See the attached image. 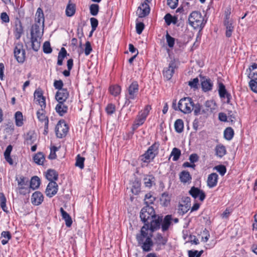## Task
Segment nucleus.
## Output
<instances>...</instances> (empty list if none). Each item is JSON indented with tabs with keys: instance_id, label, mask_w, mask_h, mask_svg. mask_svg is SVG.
Here are the masks:
<instances>
[{
	"instance_id": "obj_40",
	"label": "nucleus",
	"mask_w": 257,
	"mask_h": 257,
	"mask_svg": "<svg viewBox=\"0 0 257 257\" xmlns=\"http://www.w3.org/2000/svg\"><path fill=\"white\" fill-rule=\"evenodd\" d=\"M40 184V179L37 176L33 177L31 180L29 187L33 190L39 187Z\"/></svg>"
},
{
	"instance_id": "obj_48",
	"label": "nucleus",
	"mask_w": 257,
	"mask_h": 257,
	"mask_svg": "<svg viewBox=\"0 0 257 257\" xmlns=\"http://www.w3.org/2000/svg\"><path fill=\"white\" fill-rule=\"evenodd\" d=\"M23 115L20 111H17L15 113V120L16 124L18 126H21L23 125Z\"/></svg>"
},
{
	"instance_id": "obj_28",
	"label": "nucleus",
	"mask_w": 257,
	"mask_h": 257,
	"mask_svg": "<svg viewBox=\"0 0 257 257\" xmlns=\"http://www.w3.org/2000/svg\"><path fill=\"white\" fill-rule=\"evenodd\" d=\"M218 175L215 173L210 174L207 179V185L209 188L215 186L217 183Z\"/></svg>"
},
{
	"instance_id": "obj_9",
	"label": "nucleus",
	"mask_w": 257,
	"mask_h": 257,
	"mask_svg": "<svg viewBox=\"0 0 257 257\" xmlns=\"http://www.w3.org/2000/svg\"><path fill=\"white\" fill-rule=\"evenodd\" d=\"M191 207V199L189 197L182 198L181 202L178 206V213L183 215L190 209Z\"/></svg>"
},
{
	"instance_id": "obj_25",
	"label": "nucleus",
	"mask_w": 257,
	"mask_h": 257,
	"mask_svg": "<svg viewBox=\"0 0 257 257\" xmlns=\"http://www.w3.org/2000/svg\"><path fill=\"white\" fill-rule=\"evenodd\" d=\"M155 243L157 244L158 247L157 250H159L161 249L160 247L161 245H165L167 242V239L166 237H163L161 234L158 233L155 236Z\"/></svg>"
},
{
	"instance_id": "obj_27",
	"label": "nucleus",
	"mask_w": 257,
	"mask_h": 257,
	"mask_svg": "<svg viewBox=\"0 0 257 257\" xmlns=\"http://www.w3.org/2000/svg\"><path fill=\"white\" fill-rule=\"evenodd\" d=\"M132 184L131 191L135 194L137 195L141 190V182L138 179L135 178L134 180L131 182Z\"/></svg>"
},
{
	"instance_id": "obj_55",
	"label": "nucleus",
	"mask_w": 257,
	"mask_h": 257,
	"mask_svg": "<svg viewBox=\"0 0 257 257\" xmlns=\"http://www.w3.org/2000/svg\"><path fill=\"white\" fill-rule=\"evenodd\" d=\"M155 199V197H154L150 193H148L145 195V201L147 205L153 204Z\"/></svg>"
},
{
	"instance_id": "obj_52",
	"label": "nucleus",
	"mask_w": 257,
	"mask_h": 257,
	"mask_svg": "<svg viewBox=\"0 0 257 257\" xmlns=\"http://www.w3.org/2000/svg\"><path fill=\"white\" fill-rule=\"evenodd\" d=\"M166 38L167 43L168 46L170 48H172L174 47V45L175 44V38L171 37L168 34V33H167L166 35Z\"/></svg>"
},
{
	"instance_id": "obj_17",
	"label": "nucleus",
	"mask_w": 257,
	"mask_h": 257,
	"mask_svg": "<svg viewBox=\"0 0 257 257\" xmlns=\"http://www.w3.org/2000/svg\"><path fill=\"white\" fill-rule=\"evenodd\" d=\"M203 111L206 113V115L212 113L216 109V105L213 100H207L204 105Z\"/></svg>"
},
{
	"instance_id": "obj_50",
	"label": "nucleus",
	"mask_w": 257,
	"mask_h": 257,
	"mask_svg": "<svg viewBox=\"0 0 257 257\" xmlns=\"http://www.w3.org/2000/svg\"><path fill=\"white\" fill-rule=\"evenodd\" d=\"M109 91L112 95L116 96L120 93L121 88L118 85L111 86L109 88Z\"/></svg>"
},
{
	"instance_id": "obj_21",
	"label": "nucleus",
	"mask_w": 257,
	"mask_h": 257,
	"mask_svg": "<svg viewBox=\"0 0 257 257\" xmlns=\"http://www.w3.org/2000/svg\"><path fill=\"white\" fill-rule=\"evenodd\" d=\"M44 109L45 108H41V109L38 110L37 112V116L40 121L44 123V125L46 126V128H48L49 119L44 113Z\"/></svg>"
},
{
	"instance_id": "obj_62",
	"label": "nucleus",
	"mask_w": 257,
	"mask_h": 257,
	"mask_svg": "<svg viewBox=\"0 0 257 257\" xmlns=\"http://www.w3.org/2000/svg\"><path fill=\"white\" fill-rule=\"evenodd\" d=\"M63 86V81L61 80H55L54 82V86L56 89L60 90V89H64V88H62Z\"/></svg>"
},
{
	"instance_id": "obj_26",
	"label": "nucleus",
	"mask_w": 257,
	"mask_h": 257,
	"mask_svg": "<svg viewBox=\"0 0 257 257\" xmlns=\"http://www.w3.org/2000/svg\"><path fill=\"white\" fill-rule=\"evenodd\" d=\"M172 220L171 215H167L165 216L163 220L162 219L161 228L163 231H166L169 229L171 224Z\"/></svg>"
},
{
	"instance_id": "obj_22",
	"label": "nucleus",
	"mask_w": 257,
	"mask_h": 257,
	"mask_svg": "<svg viewBox=\"0 0 257 257\" xmlns=\"http://www.w3.org/2000/svg\"><path fill=\"white\" fill-rule=\"evenodd\" d=\"M66 102H58L55 107L56 111L61 116L64 115L68 110V105Z\"/></svg>"
},
{
	"instance_id": "obj_31",
	"label": "nucleus",
	"mask_w": 257,
	"mask_h": 257,
	"mask_svg": "<svg viewBox=\"0 0 257 257\" xmlns=\"http://www.w3.org/2000/svg\"><path fill=\"white\" fill-rule=\"evenodd\" d=\"M46 177L50 182L55 181L58 179V174L55 170L49 169L47 171Z\"/></svg>"
},
{
	"instance_id": "obj_8",
	"label": "nucleus",
	"mask_w": 257,
	"mask_h": 257,
	"mask_svg": "<svg viewBox=\"0 0 257 257\" xmlns=\"http://www.w3.org/2000/svg\"><path fill=\"white\" fill-rule=\"evenodd\" d=\"M68 126L64 120H60L55 127L56 135L58 138L65 137L68 131Z\"/></svg>"
},
{
	"instance_id": "obj_12",
	"label": "nucleus",
	"mask_w": 257,
	"mask_h": 257,
	"mask_svg": "<svg viewBox=\"0 0 257 257\" xmlns=\"http://www.w3.org/2000/svg\"><path fill=\"white\" fill-rule=\"evenodd\" d=\"M58 186L55 181L50 182L46 189V194L49 197H52L57 192Z\"/></svg>"
},
{
	"instance_id": "obj_60",
	"label": "nucleus",
	"mask_w": 257,
	"mask_h": 257,
	"mask_svg": "<svg viewBox=\"0 0 257 257\" xmlns=\"http://www.w3.org/2000/svg\"><path fill=\"white\" fill-rule=\"evenodd\" d=\"M215 169L221 176H223L226 172V169L223 165H218L215 167Z\"/></svg>"
},
{
	"instance_id": "obj_1",
	"label": "nucleus",
	"mask_w": 257,
	"mask_h": 257,
	"mask_svg": "<svg viewBox=\"0 0 257 257\" xmlns=\"http://www.w3.org/2000/svg\"><path fill=\"white\" fill-rule=\"evenodd\" d=\"M162 221V217L156 215L142 227L140 233L136 235L138 244L144 251L149 252L152 250L154 242L152 240L153 232L160 228Z\"/></svg>"
},
{
	"instance_id": "obj_46",
	"label": "nucleus",
	"mask_w": 257,
	"mask_h": 257,
	"mask_svg": "<svg viewBox=\"0 0 257 257\" xmlns=\"http://www.w3.org/2000/svg\"><path fill=\"white\" fill-rule=\"evenodd\" d=\"M181 155V152L180 149L177 148H174L171 153V156L173 157V160L174 161H177Z\"/></svg>"
},
{
	"instance_id": "obj_13",
	"label": "nucleus",
	"mask_w": 257,
	"mask_h": 257,
	"mask_svg": "<svg viewBox=\"0 0 257 257\" xmlns=\"http://www.w3.org/2000/svg\"><path fill=\"white\" fill-rule=\"evenodd\" d=\"M189 194L195 199L199 197L201 201H203L206 197V195L203 190L195 187H192L191 188Z\"/></svg>"
},
{
	"instance_id": "obj_61",
	"label": "nucleus",
	"mask_w": 257,
	"mask_h": 257,
	"mask_svg": "<svg viewBox=\"0 0 257 257\" xmlns=\"http://www.w3.org/2000/svg\"><path fill=\"white\" fill-rule=\"evenodd\" d=\"M107 114H112L115 111V106L112 104H109L105 108Z\"/></svg>"
},
{
	"instance_id": "obj_63",
	"label": "nucleus",
	"mask_w": 257,
	"mask_h": 257,
	"mask_svg": "<svg viewBox=\"0 0 257 257\" xmlns=\"http://www.w3.org/2000/svg\"><path fill=\"white\" fill-rule=\"evenodd\" d=\"M178 4V0H167V5L172 9H175Z\"/></svg>"
},
{
	"instance_id": "obj_20",
	"label": "nucleus",
	"mask_w": 257,
	"mask_h": 257,
	"mask_svg": "<svg viewBox=\"0 0 257 257\" xmlns=\"http://www.w3.org/2000/svg\"><path fill=\"white\" fill-rule=\"evenodd\" d=\"M201 81L202 88L204 92L212 90L213 82L210 79L204 77L202 78Z\"/></svg>"
},
{
	"instance_id": "obj_51",
	"label": "nucleus",
	"mask_w": 257,
	"mask_h": 257,
	"mask_svg": "<svg viewBox=\"0 0 257 257\" xmlns=\"http://www.w3.org/2000/svg\"><path fill=\"white\" fill-rule=\"evenodd\" d=\"M151 109V106L149 105H147L145 106L144 110L139 112V114L146 119V118Z\"/></svg>"
},
{
	"instance_id": "obj_35",
	"label": "nucleus",
	"mask_w": 257,
	"mask_h": 257,
	"mask_svg": "<svg viewBox=\"0 0 257 257\" xmlns=\"http://www.w3.org/2000/svg\"><path fill=\"white\" fill-rule=\"evenodd\" d=\"M215 151V155L219 158H222L226 153L225 147L221 144L218 145L216 146Z\"/></svg>"
},
{
	"instance_id": "obj_14",
	"label": "nucleus",
	"mask_w": 257,
	"mask_h": 257,
	"mask_svg": "<svg viewBox=\"0 0 257 257\" xmlns=\"http://www.w3.org/2000/svg\"><path fill=\"white\" fill-rule=\"evenodd\" d=\"M35 101L40 105L41 108H45L46 106L45 98L43 95V92L41 90H36L34 92Z\"/></svg>"
},
{
	"instance_id": "obj_56",
	"label": "nucleus",
	"mask_w": 257,
	"mask_h": 257,
	"mask_svg": "<svg viewBox=\"0 0 257 257\" xmlns=\"http://www.w3.org/2000/svg\"><path fill=\"white\" fill-rule=\"evenodd\" d=\"M43 51L45 53L50 54L52 52V49L49 42L46 41L43 44Z\"/></svg>"
},
{
	"instance_id": "obj_33",
	"label": "nucleus",
	"mask_w": 257,
	"mask_h": 257,
	"mask_svg": "<svg viewBox=\"0 0 257 257\" xmlns=\"http://www.w3.org/2000/svg\"><path fill=\"white\" fill-rule=\"evenodd\" d=\"M76 11V6L75 4L71 3L70 1L69 2L65 11L66 15L67 17H71L73 16Z\"/></svg>"
},
{
	"instance_id": "obj_3",
	"label": "nucleus",
	"mask_w": 257,
	"mask_h": 257,
	"mask_svg": "<svg viewBox=\"0 0 257 257\" xmlns=\"http://www.w3.org/2000/svg\"><path fill=\"white\" fill-rule=\"evenodd\" d=\"M139 86L137 81H133L127 89L125 93V105H129L132 100L136 99L138 95Z\"/></svg>"
},
{
	"instance_id": "obj_42",
	"label": "nucleus",
	"mask_w": 257,
	"mask_h": 257,
	"mask_svg": "<svg viewBox=\"0 0 257 257\" xmlns=\"http://www.w3.org/2000/svg\"><path fill=\"white\" fill-rule=\"evenodd\" d=\"M35 20L39 24H41V23H44V14L43 12L42 9L40 8H39L36 12V16H35Z\"/></svg>"
},
{
	"instance_id": "obj_23",
	"label": "nucleus",
	"mask_w": 257,
	"mask_h": 257,
	"mask_svg": "<svg viewBox=\"0 0 257 257\" xmlns=\"http://www.w3.org/2000/svg\"><path fill=\"white\" fill-rule=\"evenodd\" d=\"M248 77L251 80L257 79V64H252L247 70Z\"/></svg>"
},
{
	"instance_id": "obj_4",
	"label": "nucleus",
	"mask_w": 257,
	"mask_h": 257,
	"mask_svg": "<svg viewBox=\"0 0 257 257\" xmlns=\"http://www.w3.org/2000/svg\"><path fill=\"white\" fill-rule=\"evenodd\" d=\"M193 103L194 102L190 97H184L179 100L178 107H174V109L185 114L190 113L193 110Z\"/></svg>"
},
{
	"instance_id": "obj_53",
	"label": "nucleus",
	"mask_w": 257,
	"mask_h": 257,
	"mask_svg": "<svg viewBox=\"0 0 257 257\" xmlns=\"http://www.w3.org/2000/svg\"><path fill=\"white\" fill-rule=\"evenodd\" d=\"M84 158L80 157L79 155H77L75 163L76 166L79 167L80 169H83L84 168Z\"/></svg>"
},
{
	"instance_id": "obj_59",
	"label": "nucleus",
	"mask_w": 257,
	"mask_h": 257,
	"mask_svg": "<svg viewBox=\"0 0 257 257\" xmlns=\"http://www.w3.org/2000/svg\"><path fill=\"white\" fill-rule=\"evenodd\" d=\"M249 86L253 92L257 93V82L255 80H250L249 82Z\"/></svg>"
},
{
	"instance_id": "obj_11",
	"label": "nucleus",
	"mask_w": 257,
	"mask_h": 257,
	"mask_svg": "<svg viewBox=\"0 0 257 257\" xmlns=\"http://www.w3.org/2000/svg\"><path fill=\"white\" fill-rule=\"evenodd\" d=\"M176 68V64L175 61L172 60L169 64L168 67L164 68L163 75L167 80H170L174 73V70Z\"/></svg>"
},
{
	"instance_id": "obj_44",
	"label": "nucleus",
	"mask_w": 257,
	"mask_h": 257,
	"mask_svg": "<svg viewBox=\"0 0 257 257\" xmlns=\"http://www.w3.org/2000/svg\"><path fill=\"white\" fill-rule=\"evenodd\" d=\"M41 38H31V46L32 48L35 51H38L40 47V40Z\"/></svg>"
},
{
	"instance_id": "obj_19",
	"label": "nucleus",
	"mask_w": 257,
	"mask_h": 257,
	"mask_svg": "<svg viewBox=\"0 0 257 257\" xmlns=\"http://www.w3.org/2000/svg\"><path fill=\"white\" fill-rule=\"evenodd\" d=\"M218 87L219 96L221 98H225L226 97L227 99V103H229L231 95L230 94L227 93L225 85L222 83L219 82L218 83Z\"/></svg>"
},
{
	"instance_id": "obj_38",
	"label": "nucleus",
	"mask_w": 257,
	"mask_h": 257,
	"mask_svg": "<svg viewBox=\"0 0 257 257\" xmlns=\"http://www.w3.org/2000/svg\"><path fill=\"white\" fill-rule=\"evenodd\" d=\"M204 107L201 105L199 103L196 104L193 103L194 114L195 115H199L200 114H206L205 112L203 111Z\"/></svg>"
},
{
	"instance_id": "obj_43",
	"label": "nucleus",
	"mask_w": 257,
	"mask_h": 257,
	"mask_svg": "<svg viewBox=\"0 0 257 257\" xmlns=\"http://www.w3.org/2000/svg\"><path fill=\"white\" fill-rule=\"evenodd\" d=\"M155 181V177L151 175H146L144 178V184L146 187L150 188Z\"/></svg>"
},
{
	"instance_id": "obj_41",
	"label": "nucleus",
	"mask_w": 257,
	"mask_h": 257,
	"mask_svg": "<svg viewBox=\"0 0 257 257\" xmlns=\"http://www.w3.org/2000/svg\"><path fill=\"white\" fill-rule=\"evenodd\" d=\"M174 127L176 132L181 133L184 129V122L181 119H177L174 123Z\"/></svg>"
},
{
	"instance_id": "obj_7",
	"label": "nucleus",
	"mask_w": 257,
	"mask_h": 257,
	"mask_svg": "<svg viewBox=\"0 0 257 257\" xmlns=\"http://www.w3.org/2000/svg\"><path fill=\"white\" fill-rule=\"evenodd\" d=\"M159 147V143H155L153 144L149 148L147 151L143 155V157H144L145 159L144 160V158H143L142 160L144 162H147V160L153 159L158 153Z\"/></svg>"
},
{
	"instance_id": "obj_47",
	"label": "nucleus",
	"mask_w": 257,
	"mask_h": 257,
	"mask_svg": "<svg viewBox=\"0 0 257 257\" xmlns=\"http://www.w3.org/2000/svg\"><path fill=\"white\" fill-rule=\"evenodd\" d=\"M234 135V131L231 127L226 128L224 132V136L225 139L230 140Z\"/></svg>"
},
{
	"instance_id": "obj_10",
	"label": "nucleus",
	"mask_w": 257,
	"mask_h": 257,
	"mask_svg": "<svg viewBox=\"0 0 257 257\" xmlns=\"http://www.w3.org/2000/svg\"><path fill=\"white\" fill-rule=\"evenodd\" d=\"M20 194L25 195L30 192L29 184L28 182L25 181L24 177L20 178V180H18V187L17 188Z\"/></svg>"
},
{
	"instance_id": "obj_2",
	"label": "nucleus",
	"mask_w": 257,
	"mask_h": 257,
	"mask_svg": "<svg viewBox=\"0 0 257 257\" xmlns=\"http://www.w3.org/2000/svg\"><path fill=\"white\" fill-rule=\"evenodd\" d=\"M203 20L201 13L198 11L192 12L188 18L189 25L194 29H202L204 26Z\"/></svg>"
},
{
	"instance_id": "obj_5",
	"label": "nucleus",
	"mask_w": 257,
	"mask_h": 257,
	"mask_svg": "<svg viewBox=\"0 0 257 257\" xmlns=\"http://www.w3.org/2000/svg\"><path fill=\"white\" fill-rule=\"evenodd\" d=\"M14 56L19 63H23L26 59V52L23 44L21 42H16L14 48Z\"/></svg>"
},
{
	"instance_id": "obj_37",
	"label": "nucleus",
	"mask_w": 257,
	"mask_h": 257,
	"mask_svg": "<svg viewBox=\"0 0 257 257\" xmlns=\"http://www.w3.org/2000/svg\"><path fill=\"white\" fill-rule=\"evenodd\" d=\"M33 160L37 164L42 165L45 160V156L43 153L38 152L34 156Z\"/></svg>"
},
{
	"instance_id": "obj_24",
	"label": "nucleus",
	"mask_w": 257,
	"mask_h": 257,
	"mask_svg": "<svg viewBox=\"0 0 257 257\" xmlns=\"http://www.w3.org/2000/svg\"><path fill=\"white\" fill-rule=\"evenodd\" d=\"M25 143L28 145L33 144L36 140V134L33 131H29L24 136Z\"/></svg>"
},
{
	"instance_id": "obj_49",
	"label": "nucleus",
	"mask_w": 257,
	"mask_h": 257,
	"mask_svg": "<svg viewBox=\"0 0 257 257\" xmlns=\"http://www.w3.org/2000/svg\"><path fill=\"white\" fill-rule=\"evenodd\" d=\"M99 6L97 4H91L89 7L90 13L92 16H95L99 12Z\"/></svg>"
},
{
	"instance_id": "obj_39",
	"label": "nucleus",
	"mask_w": 257,
	"mask_h": 257,
	"mask_svg": "<svg viewBox=\"0 0 257 257\" xmlns=\"http://www.w3.org/2000/svg\"><path fill=\"white\" fill-rule=\"evenodd\" d=\"M160 200L162 205L167 206L170 203V197L168 193L165 192L162 194Z\"/></svg>"
},
{
	"instance_id": "obj_6",
	"label": "nucleus",
	"mask_w": 257,
	"mask_h": 257,
	"mask_svg": "<svg viewBox=\"0 0 257 257\" xmlns=\"http://www.w3.org/2000/svg\"><path fill=\"white\" fill-rule=\"evenodd\" d=\"M155 216L156 214L154 208L149 205L143 207L140 213V218L145 224L149 222V221L151 220Z\"/></svg>"
},
{
	"instance_id": "obj_36",
	"label": "nucleus",
	"mask_w": 257,
	"mask_h": 257,
	"mask_svg": "<svg viewBox=\"0 0 257 257\" xmlns=\"http://www.w3.org/2000/svg\"><path fill=\"white\" fill-rule=\"evenodd\" d=\"M179 178L180 181L184 183L189 182L191 180V176L189 172L186 171H182L180 173Z\"/></svg>"
},
{
	"instance_id": "obj_15",
	"label": "nucleus",
	"mask_w": 257,
	"mask_h": 257,
	"mask_svg": "<svg viewBox=\"0 0 257 257\" xmlns=\"http://www.w3.org/2000/svg\"><path fill=\"white\" fill-rule=\"evenodd\" d=\"M150 11L149 6L146 3H144L138 8L137 14L139 18H144L150 13Z\"/></svg>"
},
{
	"instance_id": "obj_32",
	"label": "nucleus",
	"mask_w": 257,
	"mask_h": 257,
	"mask_svg": "<svg viewBox=\"0 0 257 257\" xmlns=\"http://www.w3.org/2000/svg\"><path fill=\"white\" fill-rule=\"evenodd\" d=\"M60 212L62 218L65 221L66 225L67 227L71 226L72 223V221L70 216L62 207L60 208Z\"/></svg>"
},
{
	"instance_id": "obj_45",
	"label": "nucleus",
	"mask_w": 257,
	"mask_h": 257,
	"mask_svg": "<svg viewBox=\"0 0 257 257\" xmlns=\"http://www.w3.org/2000/svg\"><path fill=\"white\" fill-rule=\"evenodd\" d=\"M145 120L146 119L141 116L140 115L138 114L133 124V128L134 130L137 129L139 126L142 125Z\"/></svg>"
},
{
	"instance_id": "obj_16",
	"label": "nucleus",
	"mask_w": 257,
	"mask_h": 257,
	"mask_svg": "<svg viewBox=\"0 0 257 257\" xmlns=\"http://www.w3.org/2000/svg\"><path fill=\"white\" fill-rule=\"evenodd\" d=\"M69 95L67 89L58 90L55 95V99L58 102H66Z\"/></svg>"
},
{
	"instance_id": "obj_57",
	"label": "nucleus",
	"mask_w": 257,
	"mask_h": 257,
	"mask_svg": "<svg viewBox=\"0 0 257 257\" xmlns=\"http://www.w3.org/2000/svg\"><path fill=\"white\" fill-rule=\"evenodd\" d=\"M1 199V203L0 206L2 208L4 211L7 212V207H6V198L4 195L3 194H2V195L0 197Z\"/></svg>"
},
{
	"instance_id": "obj_30",
	"label": "nucleus",
	"mask_w": 257,
	"mask_h": 257,
	"mask_svg": "<svg viewBox=\"0 0 257 257\" xmlns=\"http://www.w3.org/2000/svg\"><path fill=\"white\" fill-rule=\"evenodd\" d=\"M224 25L226 27V36L227 37H230L232 35V32L233 31L234 27L232 25V21H229L228 19H226L224 21Z\"/></svg>"
},
{
	"instance_id": "obj_64",
	"label": "nucleus",
	"mask_w": 257,
	"mask_h": 257,
	"mask_svg": "<svg viewBox=\"0 0 257 257\" xmlns=\"http://www.w3.org/2000/svg\"><path fill=\"white\" fill-rule=\"evenodd\" d=\"M145 27V25L143 23L140 22L136 24V32L138 34H141Z\"/></svg>"
},
{
	"instance_id": "obj_58",
	"label": "nucleus",
	"mask_w": 257,
	"mask_h": 257,
	"mask_svg": "<svg viewBox=\"0 0 257 257\" xmlns=\"http://www.w3.org/2000/svg\"><path fill=\"white\" fill-rule=\"evenodd\" d=\"M92 49L90 42L87 41L85 44L84 53L86 56L89 55L92 52Z\"/></svg>"
},
{
	"instance_id": "obj_29",
	"label": "nucleus",
	"mask_w": 257,
	"mask_h": 257,
	"mask_svg": "<svg viewBox=\"0 0 257 257\" xmlns=\"http://www.w3.org/2000/svg\"><path fill=\"white\" fill-rule=\"evenodd\" d=\"M42 33L41 32V28L39 25L35 24L34 25L31 29V38H41Z\"/></svg>"
},
{
	"instance_id": "obj_54",
	"label": "nucleus",
	"mask_w": 257,
	"mask_h": 257,
	"mask_svg": "<svg viewBox=\"0 0 257 257\" xmlns=\"http://www.w3.org/2000/svg\"><path fill=\"white\" fill-rule=\"evenodd\" d=\"M92 30L91 33H93L98 26V21L95 18H91L90 19Z\"/></svg>"
},
{
	"instance_id": "obj_18",
	"label": "nucleus",
	"mask_w": 257,
	"mask_h": 257,
	"mask_svg": "<svg viewBox=\"0 0 257 257\" xmlns=\"http://www.w3.org/2000/svg\"><path fill=\"white\" fill-rule=\"evenodd\" d=\"M44 197L39 191L35 192L31 197V202L34 205H39L43 201Z\"/></svg>"
},
{
	"instance_id": "obj_34",
	"label": "nucleus",
	"mask_w": 257,
	"mask_h": 257,
	"mask_svg": "<svg viewBox=\"0 0 257 257\" xmlns=\"http://www.w3.org/2000/svg\"><path fill=\"white\" fill-rule=\"evenodd\" d=\"M13 147L12 145H9L4 152L5 159L7 162L11 165H13V161L11 157V153L12 151Z\"/></svg>"
}]
</instances>
